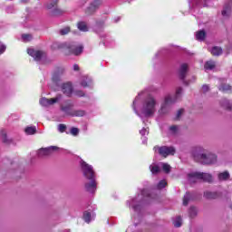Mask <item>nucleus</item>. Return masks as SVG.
I'll use <instances>...</instances> for the list:
<instances>
[{"instance_id":"1","label":"nucleus","mask_w":232,"mask_h":232,"mask_svg":"<svg viewBox=\"0 0 232 232\" xmlns=\"http://www.w3.org/2000/svg\"><path fill=\"white\" fill-rule=\"evenodd\" d=\"M155 106H157V100L150 96L144 102L141 113L144 117H151L155 113Z\"/></svg>"},{"instance_id":"2","label":"nucleus","mask_w":232,"mask_h":232,"mask_svg":"<svg viewBox=\"0 0 232 232\" xmlns=\"http://www.w3.org/2000/svg\"><path fill=\"white\" fill-rule=\"evenodd\" d=\"M73 103H68L66 105H61L60 110L65 113V115H70L71 117H84L86 112L82 110L73 111Z\"/></svg>"},{"instance_id":"3","label":"nucleus","mask_w":232,"mask_h":232,"mask_svg":"<svg viewBox=\"0 0 232 232\" xmlns=\"http://www.w3.org/2000/svg\"><path fill=\"white\" fill-rule=\"evenodd\" d=\"M63 48L66 50L67 55L72 53V55H81L82 53V45H77L75 43H65L63 44Z\"/></svg>"},{"instance_id":"4","label":"nucleus","mask_w":232,"mask_h":232,"mask_svg":"<svg viewBox=\"0 0 232 232\" xmlns=\"http://www.w3.org/2000/svg\"><path fill=\"white\" fill-rule=\"evenodd\" d=\"M80 164L83 177L86 179V180L95 179V171L93 170V167H92V165L86 163V161L82 160L80 161Z\"/></svg>"},{"instance_id":"5","label":"nucleus","mask_w":232,"mask_h":232,"mask_svg":"<svg viewBox=\"0 0 232 232\" xmlns=\"http://www.w3.org/2000/svg\"><path fill=\"white\" fill-rule=\"evenodd\" d=\"M190 155L195 162H202L204 160V147L194 146L190 150Z\"/></svg>"},{"instance_id":"6","label":"nucleus","mask_w":232,"mask_h":232,"mask_svg":"<svg viewBox=\"0 0 232 232\" xmlns=\"http://www.w3.org/2000/svg\"><path fill=\"white\" fill-rule=\"evenodd\" d=\"M60 147L58 146H50L47 148H41L37 151L38 157H50V155H53V153H58V151H61Z\"/></svg>"},{"instance_id":"7","label":"nucleus","mask_w":232,"mask_h":232,"mask_svg":"<svg viewBox=\"0 0 232 232\" xmlns=\"http://www.w3.org/2000/svg\"><path fill=\"white\" fill-rule=\"evenodd\" d=\"M159 151L160 155H161V157H164L166 159V157H169V155H175L176 153V150L173 147H168V146H162V147H159L156 146L154 147V151Z\"/></svg>"},{"instance_id":"8","label":"nucleus","mask_w":232,"mask_h":232,"mask_svg":"<svg viewBox=\"0 0 232 232\" xmlns=\"http://www.w3.org/2000/svg\"><path fill=\"white\" fill-rule=\"evenodd\" d=\"M177 99L176 97L171 98V96H166L164 102L161 104V108L160 110V113H168V106H170V104H175V102H177Z\"/></svg>"},{"instance_id":"9","label":"nucleus","mask_w":232,"mask_h":232,"mask_svg":"<svg viewBox=\"0 0 232 232\" xmlns=\"http://www.w3.org/2000/svg\"><path fill=\"white\" fill-rule=\"evenodd\" d=\"M84 189L88 193H95L97 191V180L95 178L87 179L84 184Z\"/></svg>"},{"instance_id":"10","label":"nucleus","mask_w":232,"mask_h":232,"mask_svg":"<svg viewBox=\"0 0 232 232\" xmlns=\"http://www.w3.org/2000/svg\"><path fill=\"white\" fill-rule=\"evenodd\" d=\"M27 53L31 57H34V61H41V59H44V57H46V53L35 49H28Z\"/></svg>"},{"instance_id":"11","label":"nucleus","mask_w":232,"mask_h":232,"mask_svg":"<svg viewBox=\"0 0 232 232\" xmlns=\"http://www.w3.org/2000/svg\"><path fill=\"white\" fill-rule=\"evenodd\" d=\"M61 99H63V95L61 94H58L55 98H53V99L42 98L40 100V104L45 107L52 106V104H55V102H59Z\"/></svg>"},{"instance_id":"12","label":"nucleus","mask_w":232,"mask_h":232,"mask_svg":"<svg viewBox=\"0 0 232 232\" xmlns=\"http://www.w3.org/2000/svg\"><path fill=\"white\" fill-rule=\"evenodd\" d=\"M102 2L101 0H95L93 1L85 10V14L87 15H93L94 12H97L99 10V7L101 6Z\"/></svg>"},{"instance_id":"13","label":"nucleus","mask_w":232,"mask_h":232,"mask_svg":"<svg viewBox=\"0 0 232 232\" xmlns=\"http://www.w3.org/2000/svg\"><path fill=\"white\" fill-rule=\"evenodd\" d=\"M204 179V173L200 172H192L188 174V181L190 184H197L198 180H202Z\"/></svg>"},{"instance_id":"14","label":"nucleus","mask_w":232,"mask_h":232,"mask_svg":"<svg viewBox=\"0 0 232 232\" xmlns=\"http://www.w3.org/2000/svg\"><path fill=\"white\" fill-rule=\"evenodd\" d=\"M216 162H217V155H215L209 151H205L204 164H214Z\"/></svg>"},{"instance_id":"15","label":"nucleus","mask_w":232,"mask_h":232,"mask_svg":"<svg viewBox=\"0 0 232 232\" xmlns=\"http://www.w3.org/2000/svg\"><path fill=\"white\" fill-rule=\"evenodd\" d=\"M62 91L64 93V95H67V97H70V95H72V92H73V87H72V83L70 82L63 83L62 85Z\"/></svg>"},{"instance_id":"16","label":"nucleus","mask_w":232,"mask_h":232,"mask_svg":"<svg viewBox=\"0 0 232 232\" xmlns=\"http://www.w3.org/2000/svg\"><path fill=\"white\" fill-rule=\"evenodd\" d=\"M188 73V64L183 63L179 68V79H186V74Z\"/></svg>"},{"instance_id":"17","label":"nucleus","mask_w":232,"mask_h":232,"mask_svg":"<svg viewBox=\"0 0 232 232\" xmlns=\"http://www.w3.org/2000/svg\"><path fill=\"white\" fill-rule=\"evenodd\" d=\"M81 86L83 88H90L92 86V78L88 76H83L81 82Z\"/></svg>"},{"instance_id":"18","label":"nucleus","mask_w":232,"mask_h":232,"mask_svg":"<svg viewBox=\"0 0 232 232\" xmlns=\"http://www.w3.org/2000/svg\"><path fill=\"white\" fill-rule=\"evenodd\" d=\"M229 177H231V175L229 174V171H227V170H226L224 172H220L218 175V180H220V181L229 180Z\"/></svg>"},{"instance_id":"19","label":"nucleus","mask_w":232,"mask_h":232,"mask_svg":"<svg viewBox=\"0 0 232 232\" xmlns=\"http://www.w3.org/2000/svg\"><path fill=\"white\" fill-rule=\"evenodd\" d=\"M209 52L212 55L218 57V55H222V47L214 46L209 50Z\"/></svg>"},{"instance_id":"20","label":"nucleus","mask_w":232,"mask_h":232,"mask_svg":"<svg viewBox=\"0 0 232 232\" xmlns=\"http://www.w3.org/2000/svg\"><path fill=\"white\" fill-rule=\"evenodd\" d=\"M59 3V0H51L49 3L46 5L47 10H51V12L57 8V4Z\"/></svg>"},{"instance_id":"21","label":"nucleus","mask_w":232,"mask_h":232,"mask_svg":"<svg viewBox=\"0 0 232 232\" xmlns=\"http://www.w3.org/2000/svg\"><path fill=\"white\" fill-rule=\"evenodd\" d=\"M1 139L4 144H12V140L8 139L5 130H1Z\"/></svg>"},{"instance_id":"22","label":"nucleus","mask_w":232,"mask_h":232,"mask_svg":"<svg viewBox=\"0 0 232 232\" xmlns=\"http://www.w3.org/2000/svg\"><path fill=\"white\" fill-rule=\"evenodd\" d=\"M63 14H64V11H63L62 9H60L58 7H56L51 11V15H53V17H59V15H63Z\"/></svg>"},{"instance_id":"23","label":"nucleus","mask_w":232,"mask_h":232,"mask_svg":"<svg viewBox=\"0 0 232 232\" xmlns=\"http://www.w3.org/2000/svg\"><path fill=\"white\" fill-rule=\"evenodd\" d=\"M230 14H231V6L226 5L223 8V11H222V16L223 17H229Z\"/></svg>"},{"instance_id":"24","label":"nucleus","mask_w":232,"mask_h":232,"mask_svg":"<svg viewBox=\"0 0 232 232\" xmlns=\"http://www.w3.org/2000/svg\"><path fill=\"white\" fill-rule=\"evenodd\" d=\"M77 27L81 32H88V25L86 24V22H79L77 24Z\"/></svg>"},{"instance_id":"25","label":"nucleus","mask_w":232,"mask_h":232,"mask_svg":"<svg viewBox=\"0 0 232 232\" xmlns=\"http://www.w3.org/2000/svg\"><path fill=\"white\" fill-rule=\"evenodd\" d=\"M221 106L226 108V110H232L231 103H229V100L227 99L221 100Z\"/></svg>"},{"instance_id":"26","label":"nucleus","mask_w":232,"mask_h":232,"mask_svg":"<svg viewBox=\"0 0 232 232\" xmlns=\"http://www.w3.org/2000/svg\"><path fill=\"white\" fill-rule=\"evenodd\" d=\"M188 213L191 218H195V217L198 213V209L197 208V207H190Z\"/></svg>"},{"instance_id":"27","label":"nucleus","mask_w":232,"mask_h":232,"mask_svg":"<svg viewBox=\"0 0 232 232\" xmlns=\"http://www.w3.org/2000/svg\"><path fill=\"white\" fill-rule=\"evenodd\" d=\"M219 196L220 195H218V192H206L205 193L206 198H213V199H215V198H218Z\"/></svg>"},{"instance_id":"28","label":"nucleus","mask_w":232,"mask_h":232,"mask_svg":"<svg viewBox=\"0 0 232 232\" xmlns=\"http://www.w3.org/2000/svg\"><path fill=\"white\" fill-rule=\"evenodd\" d=\"M150 169L152 175H157V173H160V168L159 167V165H150Z\"/></svg>"},{"instance_id":"29","label":"nucleus","mask_w":232,"mask_h":232,"mask_svg":"<svg viewBox=\"0 0 232 232\" xmlns=\"http://www.w3.org/2000/svg\"><path fill=\"white\" fill-rule=\"evenodd\" d=\"M32 39H34V36H32L30 34H22V41H24V43H30Z\"/></svg>"},{"instance_id":"30","label":"nucleus","mask_w":232,"mask_h":232,"mask_svg":"<svg viewBox=\"0 0 232 232\" xmlns=\"http://www.w3.org/2000/svg\"><path fill=\"white\" fill-rule=\"evenodd\" d=\"M216 66V63L214 61H208L205 63V69L206 70H213Z\"/></svg>"},{"instance_id":"31","label":"nucleus","mask_w":232,"mask_h":232,"mask_svg":"<svg viewBox=\"0 0 232 232\" xmlns=\"http://www.w3.org/2000/svg\"><path fill=\"white\" fill-rule=\"evenodd\" d=\"M24 131L27 135H34L37 132V129L35 127H27Z\"/></svg>"},{"instance_id":"32","label":"nucleus","mask_w":232,"mask_h":232,"mask_svg":"<svg viewBox=\"0 0 232 232\" xmlns=\"http://www.w3.org/2000/svg\"><path fill=\"white\" fill-rule=\"evenodd\" d=\"M173 224L175 227H180V226H182V218H180V216L176 217Z\"/></svg>"},{"instance_id":"33","label":"nucleus","mask_w":232,"mask_h":232,"mask_svg":"<svg viewBox=\"0 0 232 232\" xmlns=\"http://www.w3.org/2000/svg\"><path fill=\"white\" fill-rule=\"evenodd\" d=\"M189 200H191V194L186 193L183 198V206H188V204H189Z\"/></svg>"},{"instance_id":"34","label":"nucleus","mask_w":232,"mask_h":232,"mask_svg":"<svg viewBox=\"0 0 232 232\" xmlns=\"http://www.w3.org/2000/svg\"><path fill=\"white\" fill-rule=\"evenodd\" d=\"M197 41H204V30H200L196 33Z\"/></svg>"},{"instance_id":"35","label":"nucleus","mask_w":232,"mask_h":232,"mask_svg":"<svg viewBox=\"0 0 232 232\" xmlns=\"http://www.w3.org/2000/svg\"><path fill=\"white\" fill-rule=\"evenodd\" d=\"M91 218H92V214L88 211H85L83 213V220L87 222V224H90Z\"/></svg>"},{"instance_id":"36","label":"nucleus","mask_w":232,"mask_h":232,"mask_svg":"<svg viewBox=\"0 0 232 232\" xmlns=\"http://www.w3.org/2000/svg\"><path fill=\"white\" fill-rule=\"evenodd\" d=\"M162 169L165 173H169L171 171V166L168 163H162Z\"/></svg>"},{"instance_id":"37","label":"nucleus","mask_w":232,"mask_h":232,"mask_svg":"<svg viewBox=\"0 0 232 232\" xmlns=\"http://www.w3.org/2000/svg\"><path fill=\"white\" fill-rule=\"evenodd\" d=\"M204 182H213V176L209 173H205L204 174Z\"/></svg>"},{"instance_id":"38","label":"nucleus","mask_w":232,"mask_h":232,"mask_svg":"<svg viewBox=\"0 0 232 232\" xmlns=\"http://www.w3.org/2000/svg\"><path fill=\"white\" fill-rule=\"evenodd\" d=\"M219 90L220 92H229V90H231V87L229 86V84H222L219 86Z\"/></svg>"},{"instance_id":"39","label":"nucleus","mask_w":232,"mask_h":232,"mask_svg":"<svg viewBox=\"0 0 232 232\" xmlns=\"http://www.w3.org/2000/svg\"><path fill=\"white\" fill-rule=\"evenodd\" d=\"M166 186H168V182H166V180H160L158 183L157 188L158 189H163V188H166Z\"/></svg>"},{"instance_id":"40","label":"nucleus","mask_w":232,"mask_h":232,"mask_svg":"<svg viewBox=\"0 0 232 232\" xmlns=\"http://www.w3.org/2000/svg\"><path fill=\"white\" fill-rule=\"evenodd\" d=\"M60 35H67V34H70V27H63V29L60 30Z\"/></svg>"},{"instance_id":"41","label":"nucleus","mask_w":232,"mask_h":232,"mask_svg":"<svg viewBox=\"0 0 232 232\" xmlns=\"http://www.w3.org/2000/svg\"><path fill=\"white\" fill-rule=\"evenodd\" d=\"M182 88L181 87H179L177 90H176V95H175V98L176 99H179V97L182 95Z\"/></svg>"},{"instance_id":"42","label":"nucleus","mask_w":232,"mask_h":232,"mask_svg":"<svg viewBox=\"0 0 232 232\" xmlns=\"http://www.w3.org/2000/svg\"><path fill=\"white\" fill-rule=\"evenodd\" d=\"M58 130L60 131V133H64V131H66V125L59 124L58 125Z\"/></svg>"},{"instance_id":"43","label":"nucleus","mask_w":232,"mask_h":232,"mask_svg":"<svg viewBox=\"0 0 232 232\" xmlns=\"http://www.w3.org/2000/svg\"><path fill=\"white\" fill-rule=\"evenodd\" d=\"M71 133L74 136V137H77V135H79V129L78 128H75V127H72L71 129Z\"/></svg>"},{"instance_id":"44","label":"nucleus","mask_w":232,"mask_h":232,"mask_svg":"<svg viewBox=\"0 0 232 232\" xmlns=\"http://www.w3.org/2000/svg\"><path fill=\"white\" fill-rule=\"evenodd\" d=\"M74 95H76L77 97H84L85 94L82 91H75Z\"/></svg>"},{"instance_id":"45","label":"nucleus","mask_w":232,"mask_h":232,"mask_svg":"<svg viewBox=\"0 0 232 232\" xmlns=\"http://www.w3.org/2000/svg\"><path fill=\"white\" fill-rule=\"evenodd\" d=\"M177 130H179V127H177L176 125H172L169 127V130L171 131V133H177Z\"/></svg>"},{"instance_id":"46","label":"nucleus","mask_w":232,"mask_h":232,"mask_svg":"<svg viewBox=\"0 0 232 232\" xmlns=\"http://www.w3.org/2000/svg\"><path fill=\"white\" fill-rule=\"evenodd\" d=\"M5 50H6V45L1 44L0 45V55H1V53H5Z\"/></svg>"},{"instance_id":"47","label":"nucleus","mask_w":232,"mask_h":232,"mask_svg":"<svg viewBox=\"0 0 232 232\" xmlns=\"http://www.w3.org/2000/svg\"><path fill=\"white\" fill-rule=\"evenodd\" d=\"M182 113H184V110L183 109L179 110L177 113V119H180V117L182 116Z\"/></svg>"},{"instance_id":"48","label":"nucleus","mask_w":232,"mask_h":232,"mask_svg":"<svg viewBox=\"0 0 232 232\" xmlns=\"http://www.w3.org/2000/svg\"><path fill=\"white\" fill-rule=\"evenodd\" d=\"M148 132V130L146 129H142L140 133V135H146V133Z\"/></svg>"},{"instance_id":"49","label":"nucleus","mask_w":232,"mask_h":232,"mask_svg":"<svg viewBox=\"0 0 232 232\" xmlns=\"http://www.w3.org/2000/svg\"><path fill=\"white\" fill-rule=\"evenodd\" d=\"M73 71H74V72H79V65L74 64V65H73Z\"/></svg>"},{"instance_id":"50","label":"nucleus","mask_w":232,"mask_h":232,"mask_svg":"<svg viewBox=\"0 0 232 232\" xmlns=\"http://www.w3.org/2000/svg\"><path fill=\"white\" fill-rule=\"evenodd\" d=\"M141 193H142V195H146V193H149V190H148V189H143V190L141 191Z\"/></svg>"},{"instance_id":"51","label":"nucleus","mask_w":232,"mask_h":232,"mask_svg":"<svg viewBox=\"0 0 232 232\" xmlns=\"http://www.w3.org/2000/svg\"><path fill=\"white\" fill-rule=\"evenodd\" d=\"M204 90L205 92H208V90H209V87L208 85H204Z\"/></svg>"},{"instance_id":"52","label":"nucleus","mask_w":232,"mask_h":232,"mask_svg":"<svg viewBox=\"0 0 232 232\" xmlns=\"http://www.w3.org/2000/svg\"><path fill=\"white\" fill-rule=\"evenodd\" d=\"M88 0H81V3H82V5H84V3H87Z\"/></svg>"},{"instance_id":"53","label":"nucleus","mask_w":232,"mask_h":232,"mask_svg":"<svg viewBox=\"0 0 232 232\" xmlns=\"http://www.w3.org/2000/svg\"><path fill=\"white\" fill-rule=\"evenodd\" d=\"M206 3H208V0H205V6H206Z\"/></svg>"},{"instance_id":"54","label":"nucleus","mask_w":232,"mask_h":232,"mask_svg":"<svg viewBox=\"0 0 232 232\" xmlns=\"http://www.w3.org/2000/svg\"><path fill=\"white\" fill-rule=\"evenodd\" d=\"M230 208L232 209V204L230 205Z\"/></svg>"},{"instance_id":"55","label":"nucleus","mask_w":232,"mask_h":232,"mask_svg":"<svg viewBox=\"0 0 232 232\" xmlns=\"http://www.w3.org/2000/svg\"><path fill=\"white\" fill-rule=\"evenodd\" d=\"M134 209L136 210V209H137V207H134Z\"/></svg>"}]
</instances>
